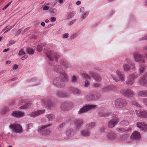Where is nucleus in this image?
<instances>
[{"instance_id": "obj_1", "label": "nucleus", "mask_w": 147, "mask_h": 147, "mask_svg": "<svg viewBox=\"0 0 147 147\" xmlns=\"http://www.w3.org/2000/svg\"><path fill=\"white\" fill-rule=\"evenodd\" d=\"M44 51L49 58V63L51 65H52L53 64V62L54 59L57 60V59L60 57V55L58 53L53 51H49L48 52H46L45 50Z\"/></svg>"}, {"instance_id": "obj_2", "label": "nucleus", "mask_w": 147, "mask_h": 147, "mask_svg": "<svg viewBox=\"0 0 147 147\" xmlns=\"http://www.w3.org/2000/svg\"><path fill=\"white\" fill-rule=\"evenodd\" d=\"M116 75L113 76V79L116 82H123L125 80V76L123 72L119 70L116 71Z\"/></svg>"}, {"instance_id": "obj_3", "label": "nucleus", "mask_w": 147, "mask_h": 147, "mask_svg": "<svg viewBox=\"0 0 147 147\" xmlns=\"http://www.w3.org/2000/svg\"><path fill=\"white\" fill-rule=\"evenodd\" d=\"M114 105L117 108H122L126 107L127 103L125 100L119 98L115 101Z\"/></svg>"}, {"instance_id": "obj_4", "label": "nucleus", "mask_w": 147, "mask_h": 147, "mask_svg": "<svg viewBox=\"0 0 147 147\" xmlns=\"http://www.w3.org/2000/svg\"><path fill=\"white\" fill-rule=\"evenodd\" d=\"M126 61L128 64L125 63L123 65V69L125 71H128L131 69H134L135 68V66L134 64L132 63L131 60L129 59H127Z\"/></svg>"}, {"instance_id": "obj_5", "label": "nucleus", "mask_w": 147, "mask_h": 147, "mask_svg": "<svg viewBox=\"0 0 147 147\" xmlns=\"http://www.w3.org/2000/svg\"><path fill=\"white\" fill-rule=\"evenodd\" d=\"M51 125V124H49L43 126L38 129V131L42 135H45L49 134L50 133V131L46 128Z\"/></svg>"}, {"instance_id": "obj_6", "label": "nucleus", "mask_w": 147, "mask_h": 147, "mask_svg": "<svg viewBox=\"0 0 147 147\" xmlns=\"http://www.w3.org/2000/svg\"><path fill=\"white\" fill-rule=\"evenodd\" d=\"M120 92L123 95L129 98L132 97L134 95L133 91L131 89H122Z\"/></svg>"}, {"instance_id": "obj_7", "label": "nucleus", "mask_w": 147, "mask_h": 147, "mask_svg": "<svg viewBox=\"0 0 147 147\" xmlns=\"http://www.w3.org/2000/svg\"><path fill=\"white\" fill-rule=\"evenodd\" d=\"M96 107V105H93L85 106L80 109L78 113L80 114L86 112L88 110L94 109Z\"/></svg>"}, {"instance_id": "obj_8", "label": "nucleus", "mask_w": 147, "mask_h": 147, "mask_svg": "<svg viewBox=\"0 0 147 147\" xmlns=\"http://www.w3.org/2000/svg\"><path fill=\"white\" fill-rule=\"evenodd\" d=\"M54 85L58 87H62L64 86V81L59 78H56L54 80Z\"/></svg>"}, {"instance_id": "obj_9", "label": "nucleus", "mask_w": 147, "mask_h": 147, "mask_svg": "<svg viewBox=\"0 0 147 147\" xmlns=\"http://www.w3.org/2000/svg\"><path fill=\"white\" fill-rule=\"evenodd\" d=\"M10 127L12 129L14 132L16 133H20L22 131V127L19 125H11L10 126Z\"/></svg>"}, {"instance_id": "obj_10", "label": "nucleus", "mask_w": 147, "mask_h": 147, "mask_svg": "<svg viewBox=\"0 0 147 147\" xmlns=\"http://www.w3.org/2000/svg\"><path fill=\"white\" fill-rule=\"evenodd\" d=\"M134 57L136 61H140L142 63L145 62V57L142 55H140L138 53H135L134 54Z\"/></svg>"}, {"instance_id": "obj_11", "label": "nucleus", "mask_w": 147, "mask_h": 147, "mask_svg": "<svg viewBox=\"0 0 147 147\" xmlns=\"http://www.w3.org/2000/svg\"><path fill=\"white\" fill-rule=\"evenodd\" d=\"M136 113L138 116L144 118H147V110H137L136 111Z\"/></svg>"}, {"instance_id": "obj_12", "label": "nucleus", "mask_w": 147, "mask_h": 147, "mask_svg": "<svg viewBox=\"0 0 147 147\" xmlns=\"http://www.w3.org/2000/svg\"><path fill=\"white\" fill-rule=\"evenodd\" d=\"M130 138L133 140H140L141 138L140 133L138 131H134L130 136Z\"/></svg>"}, {"instance_id": "obj_13", "label": "nucleus", "mask_w": 147, "mask_h": 147, "mask_svg": "<svg viewBox=\"0 0 147 147\" xmlns=\"http://www.w3.org/2000/svg\"><path fill=\"white\" fill-rule=\"evenodd\" d=\"M106 137L108 140H113L116 138L117 135L114 132L110 131L107 133Z\"/></svg>"}, {"instance_id": "obj_14", "label": "nucleus", "mask_w": 147, "mask_h": 147, "mask_svg": "<svg viewBox=\"0 0 147 147\" xmlns=\"http://www.w3.org/2000/svg\"><path fill=\"white\" fill-rule=\"evenodd\" d=\"M136 126L141 131H146L147 129V125L144 122H140L137 123Z\"/></svg>"}, {"instance_id": "obj_15", "label": "nucleus", "mask_w": 147, "mask_h": 147, "mask_svg": "<svg viewBox=\"0 0 147 147\" xmlns=\"http://www.w3.org/2000/svg\"><path fill=\"white\" fill-rule=\"evenodd\" d=\"M118 122V119L117 117H115L112 119L108 123L109 127L112 128L114 127L116 124Z\"/></svg>"}, {"instance_id": "obj_16", "label": "nucleus", "mask_w": 147, "mask_h": 147, "mask_svg": "<svg viewBox=\"0 0 147 147\" xmlns=\"http://www.w3.org/2000/svg\"><path fill=\"white\" fill-rule=\"evenodd\" d=\"M24 113L19 111H15L12 113V115L17 118H20L23 117L24 116Z\"/></svg>"}, {"instance_id": "obj_17", "label": "nucleus", "mask_w": 147, "mask_h": 147, "mask_svg": "<svg viewBox=\"0 0 147 147\" xmlns=\"http://www.w3.org/2000/svg\"><path fill=\"white\" fill-rule=\"evenodd\" d=\"M45 112L44 110H40L32 112L30 113V116L33 117H36L38 115L44 113Z\"/></svg>"}, {"instance_id": "obj_18", "label": "nucleus", "mask_w": 147, "mask_h": 147, "mask_svg": "<svg viewBox=\"0 0 147 147\" xmlns=\"http://www.w3.org/2000/svg\"><path fill=\"white\" fill-rule=\"evenodd\" d=\"M140 84L142 86H144L147 83V77L144 76L139 80Z\"/></svg>"}, {"instance_id": "obj_19", "label": "nucleus", "mask_w": 147, "mask_h": 147, "mask_svg": "<svg viewBox=\"0 0 147 147\" xmlns=\"http://www.w3.org/2000/svg\"><path fill=\"white\" fill-rule=\"evenodd\" d=\"M91 76L94 78L96 81L100 82L101 80V78L98 74H96L91 73L90 74Z\"/></svg>"}, {"instance_id": "obj_20", "label": "nucleus", "mask_w": 147, "mask_h": 147, "mask_svg": "<svg viewBox=\"0 0 147 147\" xmlns=\"http://www.w3.org/2000/svg\"><path fill=\"white\" fill-rule=\"evenodd\" d=\"M138 96L142 97H147V90H142L137 93Z\"/></svg>"}, {"instance_id": "obj_21", "label": "nucleus", "mask_w": 147, "mask_h": 147, "mask_svg": "<svg viewBox=\"0 0 147 147\" xmlns=\"http://www.w3.org/2000/svg\"><path fill=\"white\" fill-rule=\"evenodd\" d=\"M57 96L60 97H65L68 96L67 94L63 92L59 91L57 93Z\"/></svg>"}, {"instance_id": "obj_22", "label": "nucleus", "mask_w": 147, "mask_h": 147, "mask_svg": "<svg viewBox=\"0 0 147 147\" xmlns=\"http://www.w3.org/2000/svg\"><path fill=\"white\" fill-rule=\"evenodd\" d=\"M46 45V44L45 43H42L38 45L37 47V49L38 51L39 52L42 51V47Z\"/></svg>"}, {"instance_id": "obj_23", "label": "nucleus", "mask_w": 147, "mask_h": 147, "mask_svg": "<svg viewBox=\"0 0 147 147\" xmlns=\"http://www.w3.org/2000/svg\"><path fill=\"white\" fill-rule=\"evenodd\" d=\"M82 120L79 119H77L74 122V125L76 127H78L80 126L82 124Z\"/></svg>"}, {"instance_id": "obj_24", "label": "nucleus", "mask_w": 147, "mask_h": 147, "mask_svg": "<svg viewBox=\"0 0 147 147\" xmlns=\"http://www.w3.org/2000/svg\"><path fill=\"white\" fill-rule=\"evenodd\" d=\"M15 25L12 26H6L5 28L3 29V32H4V33L8 32L11 28H12Z\"/></svg>"}, {"instance_id": "obj_25", "label": "nucleus", "mask_w": 147, "mask_h": 147, "mask_svg": "<svg viewBox=\"0 0 147 147\" xmlns=\"http://www.w3.org/2000/svg\"><path fill=\"white\" fill-rule=\"evenodd\" d=\"M90 133V132L86 130L83 131L81 133V135L83 136L87 137L89 136Z\"/></svg>"}, {"instance_id": "obj_26", "label": "nucleus", "mask_w": 147, "mask_h": 147, "mask_svg": "<svg viewBox=\"0 0 147 147\" xmlns=\"http://www.w3.org/2000/svg\"><path fill=\"white\" fill-rule=\"evenodd\" d=\"M75 13L74 11L68 13L66 15V18L69 19L72 18L75 15Z\"/></svg>"}, {"instance_id": "obj_27", "label": "nucleus", "mask_w": 147, "mask_h": 147, "mask_svg": "<svg viewBox=\"0 0 147 147\" xmlns=\"http://www.w3.org/2000/svg\"><path fill=\"white\" fill-rule=\"evenodd\" d=\"M25 105L21 106L20 107H19V109H24L26 108L27 107H29V106L31 105L32 103L30 102H28L26 103V102Z\"/></svg>"}, {"instance_id": "obj_28", "label": "nucleus", "mask_w": 147, "mask_h": 147, "mask_svg": "<svg viewBox=\"0 0 147 147\" xmlns=\"http://www.w3.org/2000/svg\"><path fill=\"white\" fill-rule=\"evenodd\" d=\"M44 103L45 105L46 106L49 107H52V103H51V101L49 100H45Z\"/></svg>"}, {"instance_id": "obj_29", "label": "nucleus", "mask_w": 147, "mask_h": 147, "mask_svg": "<svg viewBox=\"0 0 147 147\" xmlns=\"http://www.w3.org/2000/svg\"><path fill=\"white\" fill-rule=\"evenodd\" d=\"M134 83V80L133 79L130 78V76L129 77L128 79L127 80L126 83L129 85H131Z\"/></svg>"}, {"instance_id": "obj_30", "label": "nucleus", "mask_w": 147, "mask_h": 147, "mask_svg": "<svg viewBox=\"0 0 147 147\" xmlns=\"http://www.w3.org/2000/svg\"><path fill=\"white\" fill-rule=\"evenodd\" d=\"M89 14V12H86L83 13L81 16V19L84 20L88 16Z\"/></svg>"}, {"instance_id": "obj_31", "label": "nucleus", "mask_w": 147, "mask_h": 147, "mask_svg": "<svg viewBox=\"0 0 147 147\" xmlns=\"http://www.w3.org/2000/svg\"><path fill=\"white\" fill-rule=\"evenodd\" d=\"M113 87L111 86H107L105 87L103 89V90L105 91H109L112 90Z\"/></svg>"}, {"instance_id": "obj_32", "label": "nucleus", "mask_w": 147, "mask_h": 147, "mask_svg": "<svg viewBox=\"0 0 147 147\" xmlns=\"http://www.w3.org/2000/svg\"><path fill=\"white\" fill-rule=\"evenodd\" d=\"M71 81L72 83L77 82V78L75 76H73L71 78Z\"/></svg>"}, {"instance_id": "obj_33", "label": "nucleus", "mask_w": 147, "mask_h": 147, "mask_svg": "<svg viewBox=\"0 0 147 147\" xmlns=\"http://www.w3.org/2000/svg\"><path fill=\"white\" fill-rule=\"evenodd\" d=\"M146 67L145 66L140 65L139 68L140 72L142 73L146 69Z\"/></svg>"}, {"instance_id": "obj_34", "label": "nucleus", "mask_w": 147, "mask_h": 147, "mask_svg": "<svg viewBox=\"0 0 147 147\" xmlns=\"http://www.w3.org/2000/svg\"><path fill=\"white\" fill-rule=\"evenodd\" d=\"M47 117L49 121H52L54 119V116L52 115L48 114L47 115Z\"/></svg>"}, {"instance_id": "obj_35", "label": "nucleus", "mask_w": 147, "mask_h": 147, "mask_svg": "<svg viewBox=\"0 0 147 147\" xmlns=\"http://www.w3.org/2000/svg\"><path fill=\"white\" fill-rule=\"evenodd\" d=\"M95 126V123L94 122L91 123H89V124H88L86 126L88 127V128L89 129H91L93 128Z\"/></svg>"}, {"instance_id": "obj_36", "label": "nucleus", "mask_w": 147, "mask_h": 147, "mask_svg": "<svg viewBox=\"0 0 147 147\" xmlns=\"http://www.w3.org/2000/svg\"><path fill=\"white\" fill-rule=\"evenodd\" d=\"M34 50L32 49H28L27 50V53L30 54H32L34 53Z\"/></svg>"}, {"instance_id": "obj_37", "label": "nucleus", "mask_w": 147, "mask_h": 147, "mask_svg": "<svg viewBox=\"0 0 147 147\" xmlns=\"http://www.w3.org/2000/svg\"><path fill=\"white\" fill-rule=\"evenodd\" d=\"M26 102V101L24 100H21L19 102V106H20V107L21 106L25 105Z\"/></svg>"}, {"instance_id": "obj_38", "label": "nucleus", "mask_w": 147, "mask_h": 147, "mask_svg": "<svg viewBox=\"0 0 147 147\" xmlns=\"http://www.w3.org/2000/svg\"><path fill=\"white\" fill-rule=\"evenodd\" d=\"M94 98L93 96L91 94H88L87 96V99L89 100H92Z\"/></svg>"}, {"instance_id": "obj_39", "label": "nucleus", "mask_w": 147, "mask_h": 147, "mask_svg": "<svg viewBox=\"0 0 147 147\" xmlns=\"http://www.w3.org/2000/svg\"><path fill=\"white\" fill-rule=\"evenodd\" d=\"M121 124L124 125H129V122L127 120H124L121 122Z\"/></svg>"}, {"instance_id": "obj_40", "label": "nucleus", "mask_w": 147, "mask_h": 147, "mask_svg": "<svg viewBox=\"0 0 147 147\" xmlns=\"http://www.w3.org/2000/svg\"><path fill=\"white\" fill-rule=\"evenodd\" d=\"M73 92L75 94H78L80 93L81 92L77 89H75L73 90Z\"/></svg>"}, {"instance_id": "obj_41", "label": "nucleus", "mask_w": 147, "mask_h": 147, "mask_svg": "<svg viewBox=\"0 0 147 147\" xmlns=\"http://www.w3.org/2000/svg\"><path fill=\"white\" fill-rule=\"evenodd\" d=\"M117 131L119 132H123L125 131H127V130H125V129L123 128H119L117 129Z\"/></svg>"}, {"instance_id": "obj_42", "label": "nucleus", "mask_w": 147, "mask_h": 147, "mask_svg": "<svg viewBox=\"0 0 147 147\" xmlns=\"http://www.w3.org/2000/svg\"><path fill=\"white\" fill-rule=\"evenodd\" d=\"M130 78L133 79L134 80V79L136 78L137 77V76L136 74H134L132 75H130Z\"/></svg>"}, {"instance_id": "obj_43", "label": "nucleus", "mask_w": 147, "mask_h": 147, "mask_svg": "<svg viewBox=\"0 0 147 147\" xmlns=\"http://www.w3.org/2000/svg\"><path fill=\"white\" fill-rule=\"evenodd\" d=\"M66 105L65 104H62L61 106V107L62 109L64 111L66 110Z\"/></svg>"}, {"instance_id": "obj_44", "label": "nucleus", "mask_w": 147, "mask_h": 147, "mask_svg": "<svg viewBox=\"0 0 147 147\" xmlns=\"http://www.w3.org/2000/svg\"><path fill=\"white\" fill-rule=\"evenodd\" d=\"M12 2V1H11L9 3H8L7 4L5 7H4L2 9L3 10H4L6 9L10 5V4Z\"/></svg>"}, {"instance_id": "obj_45", "label": "nucleus", "mask_w": 147, "mask_h": 147, "mask_svg": "<svg viewBox=\"0 0 147 147\" xmlns=\"http://www.w3.org/2000/svg\"><path fill=\"white\" fill-rule=\"evenodd\" d=\"M25 53L24 51L22 49L20 51L18 54L19 55H24Z\"/></svg>"}, {"instance_id": "obj_46", "label": "nucleus", "mask_w": 147, "mask_h": 147, "mask_svg": "<svg viewBox=\"0 0 147 147\" xmlns=\"http://www.w3.org/2000/svg\"><path fill=\"white\" fill-rule=\"evenodd\" d=\"M131 104L132 105L136 106L139 107L140 106V105L135 101H133L132 102Z\"/></svg>"}, {"instance_id": "obj_47", "label": "nucleus", "mask_w": 147, "mask_h": 147, "mask_svg": "<svg viewBox=\"0 0 147 147\" xmlns=\"http://www.w3.org/2000/svg\"><path fill=\"white\" fill-rule=\"evenodd\" d=\"M57 10L55 8H52L50 9V12L51 13H54L57 12Z\"/></svg>"}, {"instance_id": "obj_48", "label": "nucleus", "mask_w": 147, "mask_h": 147, "mask_svg": "<svg viewBox=\"0 0 147 147\" xmlns=\"http://www.w3.org/2000/svg\"><path fill=\"white\" fill-rule=\"evenodd\" d=\"M82 76L83 77L85 78H90V77L87 74L85 73L83 74L82 75Z\"/></svg>"}, {"instance_id": "obj_49", "label": "nucleus", "mask_w": 147, "mask_h": 147, "mask_svg": "<svg viewBox=\"0 0 147 147\" xmlns=\"http://www.w3.org/2000/svg\"><path fill=\"white\" fill-rule=\"evenodd\" d=\"M50 20L52 22H54L56 20V18L54 17H52L50 19Z\"/></svg>"}, {"instance_id": "obj_50", "label": "nucleus", "mask_w": 147, "mask_h": 147, "mask_svg": "<svg viewBox=\"0 0 147 147\" xmlns=\"http://www.w3.org/2000/svg\"><path fill=\"white\" fill-rule=\"evenodd\" d=\"M22 31V29H19L17 31L16 33V36L18 35L19 34H20V32Z\"/></svg>"}, {"instance_id": "obj_51", "label": "nucleus", "mask_w": 147, "mask_h": 147, "mask_svg": "<svg viewBox=\"0 0 147 147\" xmlns=\"http://www.w3.org/2000/svg\"><path fill=\"white\" fill-rule=\"evenodd\" d=\"M89 85V83L88 81L86 80L85 81V84L84 85L85 86L87 87Z\"/></svg>"}, {"instance_id": "obj_52", "label": "nucleus", "mask_w": 147, "mask_h": 147, "mask_svg": "<svg viewBox=\"0 0 147 147\" xmlns=\"http://www.w3.org/2000/svg\"><path fill=\"white\" fill-rule=\"evenodd\" d=\"M85 11L84 8V7H82L80 9V12L81 13H84Z\"/></svg>"}, {"instance_id": "obj_53", "label": "nucleus", "mask_w": 147, "mask_h": 147, "mask_svg": "<svg viewBox=\"0 0 147 147\" xmlns=\"http://www.w3.org/2000/svg\"><path fill=\"white\" fill-rule=\"evenodd\" d=\"M100 84L98 83H95L94 84L93 86L95 87H97L99 86Z\"/></svg>"}, {"instance_id": "obj_54", "label": "nucleus", "mask_w": 147, "mask_h": 147, "mask_svg": "<svg viewBox=\"0 0 147 147\" xmlns=\"http://www.w3.org/2000/svg\"><path fill=\"white\" fill-rule=\"evenodd\" d=\"M49 8V7L48 6H45L43 7V9L45 10H47Z\"/></svg>"}, {"instance_id": "obj_55", "label": "nucleus", "mask_w": 147, "mask_h": 147, "mask_svg": "<svg viewBox=\"0 0 147 147\" xmlns=\"http://www.w3.org/2000/svg\"><path fill=\"white\" fill-rule=\"evenodd\" d=\"M143 101L144 104L147 105V98H144L143 99Z\"/></svg>"}, {"instance_id": "obj_56", "label": "nucleus", "mask_w": 147, "mask_h": 147, "mask_svg": "<svg viewBox=\"0 0 147 147\" xmlns=\"http://www.w3.org/2000/svg\"><path fill=\"white\" fill-rule=\"evenodd\" d=\"M18 65H14L13 68V70L16 69L18 67Z\"/></svg>"}, {"instance_id": "obj_57", "label": "nucleus", "mask_w": 147, "mask_h": 147, "mask_svg": "<svg viewBox=\"0 0 147 147\" xmlns=\"http://www.w3.org/2000/svg\"><path fill=\"white\" fill-rule=\"evenodd\" d=\"M76 22V20H72L71 22H70L69 23V25H71L73 24L74 22Z\"/></svg>"}, {"instance_id": "obj_58", "label": "nucleus", "mask_w": 147, "mask_h": 147, "mask_svg": "<svg viewBox=\"0 0 147 147\" xmlns=\"http://www.w3.org/2000/svg\"><path fill=\"white\" fill-rule=\"evenodd\" d=\"M30 27H28V28H26V29H25L24 30L23 32H26V31H27L29 30L30 29Z\"/></svg>"}, {"instance_id": "obj_59", "label": "nucleus", "mask_w": 147, "mask_h": 147, "mask_svg": "<svg viewBox=\"0 0 147 147\" xmlns=\"http://www.w3.org/2000/svg\"><path fill=\"white\" fill-rule=\"evenodd\" d=\"M69 36V34L67 33H65L63 35V37H68Z\"/></svg>"}, {"instance_id": "obj_60", "label": "nucleus", "mask_w": 147, "mask_h": 147, "mask_svg": "<svg viewBox=\"0 0 147 147\" xmlns=\"http://www.w3.org/2000/svg\"><path fill=\"white\" fill-rule=\"evenodd\" d=\"M15 42V41L14 40H11L9 42V44L11 45L14 43Z\"/></svg>"}, {"instance_id": "obj_61", "label": "nucleus", "mask_w": 147, "mask_h": 147, "mask_svg": "<svg viewBox=\"0 0 147 147\" xmlns=\"http://www.w3.org/2000/svg\"><path fill=\"white\" fill-rule=\"evenodd\" d=\"M81 1H78L76 2V4L77 5H80L81 4Z\"/></svg>"}, {"instance_id": "obj_62", "label": "nucleus", "mask_w": 147, "mask_h": 147, "mask_svg": "<svg viewBox=\"0 0 147 147\" xmlns=\"http://www.w3.org/2000/svg\"><path fill=\"white\" fill-rule=\"evenodd\" d=\"M27 58V56L26 55H24L22 57L21 59L22 60H24Z\"/></svg>"}, {"instance_id": "obj_63", "label": "nucleus", "mask_w": 147, "mask_h": 147, "mask_svg": "<svg viewBox=\"0 0 147 147\" xmlns=\"http://www.w3.org/2000/svg\"><path fill=\"white\" fill-rule=\"evenodd\" d=\"M65 125V124L64 123H62V124H61V125H60L59 127H63Z\"/></svg>"}, {"instance_id": "obj_64", "label": "nucleus", "mask_w": 147, "mask_h": 147, "mask_svg": "<svg viewBox=\"0 0 147 147\" xmlns=\"http://www.w3.org/2000/svg\"><path fill=\"white\" fill-rule=\"evenodd\" d=\"M9 50V48H8L7 49H5L4 50H3V52H6L7 51H8Z\"/></svg>"}]
</instances>
